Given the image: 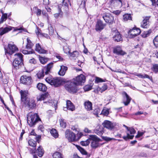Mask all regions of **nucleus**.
Returning <instances> with one entry per match:
<instances>
[{"label":"nucleus","instance_id":"nucleus-34","mask_svg":"<svg viewBox=\"0 0 158 158\" xmlns=\"http://www.w3.org/2000/svg\"><path fill=\"white\" fill-rule=\"evenodd\" d=\"M27 44L26 45V48L27 49H31L32 47L34 44L29 38H27Z\"/></svg>","mask_w":158,"mask_h":158},{"label":"nucleus","instance_id":"nucleus-59","mask_svg":"<svg viewBox=\"0 0 158 158\" xmlns=\"http://www.w3.org/2000/svg\"><path fill=\"white\" fill-rule=\"evenodd\" d=\"M79 150L81 152L83 155H87V152L83 148L80 147Z\"/></svg>","mask_w":158,"mask_h":158},{"label":"nucleus","instance_id":"nucleus-61","mask_svg":"<svg viewBox=\"0 0 158 158\" xmlns=\"http://www.w3.org/2000/svg\"><path fill=\"white\" fill-rule=\"evenodd\" d=\"M35 10H36V13L38 16H40L41 14V10L40 9L35 7Z\"/></svg>","mask_w":158,"mask_h":158},{"label":"nucleus","instance_id":"nucleus-17","mask_svg":"<svg viewBox=\"0 0 158 158\" xmlns=\"http://www.w3.org/2000/svg\"><path fill=\"white\" fill-rule=\"evenodd\" d=\"M102 124L104 127L110 130L112 129L114 126L113 123L108 120H105Z\"/></svg>","mask_w":158,"mask_h":158},{"label":"nucleus","instance_id":"nucleus-23","mask_svg":"<svg viewBox=\"0 0 158 158\" xmlns=\"http://www.w3.org/2000/svg\"><path fill=\"white\" fill-rule=\"evenodd\" d=\"M23 103L27 105L30 108H34L36 106L35 101L33 100H30L29 99Z\"/></svg>","mask_w":158,"mask_h":158},{"label":"nucleus","instance_id":"nucleus-40","mask_svg":"<svg viewBox=\"0 0 158 158\" xmlns=\"http://www.w3.org/2000/svg\"><path fill=\"white\" fill-rule=\"evenodd\" d=\"M105 79H102L99 77H96L94 82L95 83H98L100 82H105Z\"/></svg>","mask_w":158,"mask_h":158},{"label":"nucleus","instance_id":"nucleus-1","mask_svg":"<svg viewBox=\"0 0 158 158\" xmlns=\"http://www.w3.org/2000/svg\"><path fill=\"white\" fill-rule=\"evenodd\" d=\"M15 59L13 65L16 69H18L23 65V55L21 53L15 54L14 55Z\"/></svg>","mask_w":158,"mask_h":158},{"label":"nucleus","instance_id":"nucleus-24","mask_svg":"<svg viewBox=\"0 0 158 158\" xmlns=\"http://www.w3.org/2000/svg\"><path fill=\"white\" fill-rule=\"evenodd\" d=\"M84 104L85 108L87 111H90L92 110V104L89 101L85 102Z\"/></svg>","mask_w":158,"mask_h":158},{"label":"nucleus","instance_id":"nucleus-49","mask_svg":"<svg viewBox=\"0 0 158 158\" xmlns=\"http://www.w3.org/2000/svg\"><path fill=\"white\" fill-rule=\"evenodd\" d=\"M35 33L36 35L38 36H41V34H42V33L41 32V30L38 28L37 27H36V29L35 31Z\"/></svg>","mask_w":158,"mask_h":158},{"label":"nucleus","instance_id":"nucleus-45","mask_svg":"<svg viewBox=\"0 0 158 158\" xmlns=\"http://www.w3.org/2000/svg\"><path fill=\"white\" fill-rule=\"evenodd\" d=\"M153 43L154 45L156 48L158 47V36H156L154 39Z\"/></svg>","mask_w":158,"mask_h":158},{"label":"nucleus","instance_id":"nucleus-12","mask_svg":"<svg viewBox=\"0 0 158 158\" xmlns=\"http://www.w3.org/2000/svg\"><path fill=\"white\" fill-rule=\"evenodd\" d=\"M20 93L21 96V101L23 103L26 102V101L29 99L28 97L29 94L27 90H21Z\"/></svg>","mask_w":158,"mask_h":158},{"label":"nucleus","instance_id":"nucleus-63","mask_svg":"<svg viewBox=\"0 0 158 158\" xmlns=\"http://www.w3.org/2000/svg\"><path fill=\"white\" fill-rule=\"evenodd\" d=\"M102 113L104 115H107L109 114V111L107 110H102Z\"/></svg>","mask_w":158,"mask_h":158},{"label":"nucleus","instance_id":"nucleus-53","mask_svg":"<svg viewBox=\"0 0 158 158\" xmlns=\"http://www.w3.org/2000/svg\"><path fill=\"white\" fill-rule=\"evenodd\" d=\"M94 132L95 133L99 135H102L103 132L102 130H99L97 129L94 130Z\"/></svg>","mask_w":158,"mask_h":158},{"label":"nucleus","instance_id":"nucleus-33","mask_svg":"<svg viewBox=\"0 0 158 158\" xmlns=\"http://www.w3.org/2000/svg\"><path fill=\"white\" fill-rule=\"evenodd\" d=\"M123 20L124 21H126L128 20H131V16L130 14H126L123 15Z\"/></svg>","mask_w":158,"mask_h":158},{"label":"nucleus","instance_id":"nucleus-26","mask_svg":"<svg viewBox=\"0 0 158 158\" xmlns=\"http://www.w3.org/2000/svg\"><path fill=\"white\" fill-rule=\"evenodd\" d=\"M35 50L39 53L44 54L46 53L47 51L42 48L39 44H37L35 45Z\"/></svg>","mask_w":158,"mask_h":158},{"label":"nucleus","instance_id":"nucleus-21","mask_svg":"<svg viewBox=\"0 0 158 158\" xmlns=\"http://www.w3.org/2000/svg\"><path fill=\"white\" fill-rule=\"evenodd\" d=\"M67 107H64V110L66 111L67 110L73 111L75 110V107L73 104L69 100L66 101Z\"/></svg>","mask_w":158,"mask_h":158},{"label":"nucleus","instance_id":"nucleus-27","mask_svg":"<svg viewBox=\"0 0 158 158\" xmlns=\"http://www.w3.org/2000/svg\"><path fill=\"white\" fill-rule=\"evenodd\" d=\"M37 87L39 90L43 92H45L47 89L45 85L42 83H39L37 85Z\"/></svg>","mask_w":158,"mask_h":158},{"label":"nucleus","instance_id":"nucleus-62","mask_svg":"<svg viewBox=\"0 0 158 158\" xmlns=\"http://www.w3.org/2000/svg\"><path fill=\"white\" fill-rule=\"evenodd\" d=\"M48 29L50 35H52L54 33V31L53 28L51 26L49 27Z\"/></svg>","mask_w":158,"mask_h":158},{"label":"nucleus","instance_id":"nucleus-15","mask_svg":"<svg viewBox=\"0 0 158 158\" xmlns=\"http://www.w3.org/2000/svg\"><path fill=\"white\" fill-rule=\"evenodd\" d=\"M30 151L32 154L35 153L36 151H37L38 155L40 157H42L44 154V151L42 147L40 146L38 147L37 151L36 150L35 148L33 149H31Z\"/></svg>","mask_w":158,"mask_h":158},{"label":"nucleus","instance_id":"nucleus-29","mask_svg":"<svg viewBox=\"0 0 158 158\" xmlns=\"http://www.w3.org/2000/svg\"><path fill=\"white\" fill-rule=\"evenodd\" d=\"M44 69H42L39 71L36 75L37 77L39 79L43 78L44 76Z\"/></svg>","mask_w":158,"mask_h":158},{"label":"nucleus","instance_id":"nucleus-47","mask_svg":"<svg viewBox=\"0 0 158 158\" xmlns=\"http://www.w3.org/2000/svg\"><path fill=\"white\" fill-rule=\"evenodd\" d=\"M152 69L155 73L158 72V64H154L153 65Z\"/></svg>","mask_w":158,"mask_h":158},{"label":"nucleus","instance_id":"nucleus-44","mask_svg":"<svg viewBox=\"0 0 158 158\" xmlns=\"http://www.w3.org/2000/svg\"><path fill=\"white\" fill-rule=\"evenodd\" d=\"M111 3L115 5H122V4L121 0H111Z\"/></svg>","mask_w":158,"mask_h":158},{"label":"nucleus","instance_id":"nucleus-14","mask_svg":"<svg viewBox=\"0 0 158 158\" xmlns=\"http://www.w3.org/2000/svg\"><path fill=\"white\" fill-rule=\"evenodd\" d=\"M122 94L123 98V103L125 106H127L130 103L131 98L124 91L122 93Z\"/></svg>","mask_w":158,"mask_h":158},{"label":"nucleus","instance_id":"nucleus-32","mask_svg":"<svg viewBox=\"0 0 158 158\" xmlns=\"http://www.w3.org/2000/svg\"><path fill=\"white\" fill-rule=\"evenodd\" d=\"M50 133L52 136L56 138L58 137V134L55 129H52L50 131Z\"/></svg>","mask_w":158,"mask_h":158},{"label":"nucleus","instance_id":"nucleus-18","mask_svg":"<svg viewBox=\"0 0 158 158\" xmlns=\"http://www.w3.org/2000/svg\"><path fill=\"white\" fill-rule=\"evenodd\" d=\"M150 18V16H146L145 17L141 23V27L144 28H147L148 27Z\"/></svg>","mask_w":158,"mask_h":158},{"label":"nucleus","instance_id":"nucleus-2","mask_svg":"<svg viewBox=\"0 0 158 158\" xmlns=\"http://www.w3.org/2000/svg\"><path fill=\"white\" fill-rule=\"evenodd\" d=\"M27 116V123L30 127L34 126L37 122L41 120L36 114L32 113H29Z\"/></svg>","mask_w":158,"mask_h":158},{"label":"nucleus","instance_id":"nucleus-4","mask_svg":"<svg viewBox=\"0 0 158 158\" xmlns=\"http://www.w3.org/2000/svg\"><path fill=\"white\" fill-rule=\"evenodd\" d=\"M77 85L74 82L68 81L67 82L65 85L66 89L69 92L75 93L77 92V89L76 87Z\"/></svg>","mask_w":158,"mask_h":158},{"label":"nucleus","instance_id":"nucleus-60","mask_svg":"<svg viewBox=\"0 0 158 158\" xmlns=\"http://www.w3.org/2000/svg\"><path fill=\"white\" fill-rule=\"evenodd\" d=\"M22 52L23 54H32L34 52L33 51H28L25 50H23L22 51Z\"/></svg>","mask_w":158,"mask_h":158},{"label":"nucleus","instance_id":"nucleus-11","mask_svg":"<svg viewBox=\"0 0 158 158\" xmlns=\"http://www.w3.org/2000/svg\"><path fill=\"white\" fill-rule=\"evenodd\" d=\"M31 78L30 76L23 75L21 77L20 81L21 83L24 84L29 85L30 84Z\"/></svg>","mask_w":158,"mask_h":158},{"label":"nucleus","instance_id":"nucleus-37","mask_svg":"<svg viewBox=\"0 0 158 158\" xmlns=\"http://www.w3.org/2000/svg\"><path fill=\"white\" fill-rule=\"evenodd\" d=\"M58 8L59 12L54 14V16L56 18H58L60 16H62L63 15V13L61 12V9L59 6H58Z\"/></svg>","mask_w":158,"mask_h":158},{"label":"nucleus","instance_id":"nucleus-20","mask_svg":"<svg viewBox=\"0 0 158 158\" xmlns=\"http://www.w3.org/2000/svg\"><path fill=\"white\" fill-rule=\"evenodd\" d=\"M113 52L117 55L123 56L126 54V53L123 51L120 46H117L113 49Z\"/></svg>","mask_w":158,"mask_h":158},{"label":"nucleus","instance_id":"nucleus-42","mask_svg":"<svg viewBox=\"0 0 158 158\" xmlns=\"http://www.w3.org/2000/svg\"><path fill=\"white\" fill-rule=\"evenodd\" d=\"M70 56L73 58L77 57L79 55V52L77 51H74L72 53H69Z\"/></svg>","mask_w":158,"mask_h":158},{"label":"nucleus","instance_id":"nucleus-7","mask_svg":"<svg viewBox=\"0 0 158 158\" xmlns=\"http://www.w3.org/2000/svg\"><path fill=\"white\" fill-rule=\"evenodd\" d=\"M102 18L106 23L109 24H112L114 22V17L109 13L103 15Z\"/></svg>","mask_w":158,"mask_h":158},{"label":"nucleus","instance_id":"nucleus-6","mask_svg":"<svg viewBox=\"0 0 158 158\" xmlns=\"http://www.w3.org/2000/svg\"><path fill=\"white\" fill-rule=\"evenodd\" d=\"M65 138L68 139L69 141H74L76 140V135L75 134L71 131L69 130H66L65 132Z\"/></svg>","mask_w":158,"mask_h":158},{"label":"nucleus","instance_id":"nucleus-50","mask_svg":"<svg viewBox=\"0 0 158 158\" xmlns=\"http://www.w3.org/2000/svg\"><path fill=\"white\" fill-rule=\"evenodd\" d=\"M89 137L90 139L92 140V141H95L100 140V139L95 135H89Z\"/></svg>","mask_w":158,"mask_h":158},{"label":"nucleus","instance_id":"nucleus-3","mask_svg":"<svg viewBox=\"0 0 158 158\" xmlns=\"http://www.w3.org/2000/svg\"><path fill=\"white\" fill-rule=\"evenodd\" d=\"M45 80L48 83L54 86L55 87H58L65 83V81L61 78H51L47 77Z\"/></svg>","mask_w":158,"mask_h":158},{"label":"nucleus","instance_id":"nucleus-39","mask_svg":"<svg viewBox=\"0 0 158 158\" xmlns=\"http://www.w3.org/2000/svg\"><path fill=\"white\" fill-rule=\"evenodd\" d=\"M87 0H78V4H80L81 7H84L85 6V3Z\"/></svg>","mask_w":158,"mask_h":158},{"label":"nucleus","instance_id":"nucleus-38","mask_svg":"<svg viewBox=\"0 0 158 158\" xmlns=\"http://www.w3.org/2000/svg\"><path fill=\"white\" fill-rule=\"evenodd\" d=\"M7 18V14H3L0 19V24L2 23L4 21H5L6 19Z\"/></svg>","mask_w":158,"mask_h":158},{"label":"nucleus","instance_id":"nucleus-5","mask_svg":"<svg viewBox=\"0 0 158 158\" xmlns=\"http://www.w3.org/2000/svg\"><path fill=\"white\" fill-rule=\"evenodd\" d=\"M4 49L6 55L7 54L11 55L15 52L18 50V48L13 43L8 44L7 48H5Z\"/></svg>","mask_w":158,"mask_h":158},{"label":"nucleus","instance_id":"nucleus-54","mask_svg":"<svg viewBox=\"0 0 158 158\" xmlns=\"http://www.w3.org/2000/svg\"><path fill=\"white\" fill-rule=\"evenodd\" d=\"M84 89L85 91H88L91 89L92 86L89 85H86L84 86Z\"/></svg>","mask_w":158,"mask_h":158},{"label":"nucleus","instance_id":"nucleus-48","mask_svg":"<svg viewBox=\"0 0 158 158\" xmlns=\"http://www.w3.org/2000/svg\"><path fill=\"white\" fill-rule=\"evenodd\" d=\"M70 0H63L62 2L63 6H65V8L66 7H68V4L70 3Z\"/></svg>","mask_w":158,"mask_h":158},{"label":"nucleus","instance_id":"nucleus-36","mask_svg":"<svg viewBox=\"0 0 158 158\" xmlns=\"http://www.w3.org/2000/svg\"><path fill=\"white\" fill-rule=\"evenodd\" d=\"M28 143L31 146L35 148L36 145V142L32 139H30L28 141Z\"/></svg>","mask_w":158,"mask_h":158},{"label":"nucleus","instance_id":"nucleus-51","mask_svg":"<svg viewBox=\"0 0 158 158\" xmlns=\"http://www.w3.org/2000/svg\"><path fill=\"white\" fill-rule=\"evenodd\" d=\"M151 32L152 31L151 30L147 31H144L143 34V37L144 38L147 37L149 35Z\"/></svg>","mask_w":158,"mask_h":158},{"label":"nucleus","instance_id":"nucleus-10","mask_svg":"<svg viewBox=\"0 0 158 158\" xmlns=\"http://www.w3.org/2000/svg\"><path fill=\"white\" fill-rule=\"evenodd\" d=\"M85 81V77L83 74H81L76 78V79L74 80V81L76 85H78L82 84V83H84Z\"/></svg>","mask_w":158,"mask_h":158},{"label":"nucleus","instance_id":"nucleus-22","mask_svg":"<svg viewBox=\"0 0 158 158\" xmlns=\"http://www.w3.org/2000/svg\"><path fill=\"white\" fill-rule=\"evenodd\" d=\"M105 26V25L103 23L102 21L98 20L96 24L95 29L97 31H100L104 28Z\"/></svg>","mask_w":158,"mask_h":158},{"label":"nucleus","instance_id":"nucleus-25","mask_svg":"<svg viewBox=\"0 0 158 158\" xmlns=\"http://www.w3.org/2000/svg\"><path fill=\"white\" fill-rule=\"evenodd\" d=\"M68 67L64 65L60 66V68L58 72V74L60 76H64L68 70Z\"/></svg>","mask_w":158,"mask_h":158},{"label":"nucleus","instance_id":"nucleus-8","mask_svg":"<svg viewBox=\"0 0 158 158\" xmlns=\"http://www.w3.org/2000/svg\"><path fill=\"white\" fill-rule=\"evenodd\" d=\"M51 98L50 96L48 93H45L42 94L37 97V99L38 101H44V103L50 102V100Z\"/></svg>","mask_w":158,"mask_h":158},{"label":"nucleus","instance_id":"nucleus-30","mask_svg":"<svg viewBox=\"0 0 158 158\" xmlns=\"http://www.w3.org/2000/svg\"><path fill=\"white\" fill-rule=\"evenodd\" d=\"M53 158H64L62 154L59 152H54L52 155Z\"/></svg>","mask_w":158,"mask_h":158},{"label":"nucleus","instance_id":"nucleus-9","mask_svg":"<svg viewBox=\"0 0 158 158\" xmlns=\"http://www.w3.org/2000/svg\"><path fill=\"white\" fill-rule=\"evenodd\" d=\"M127 131L130 132L131 135H130L127 132V136H123V138L125 140H127V139H133V137H134V135H133V134H134L136 132V131L135 129L132 127H129Z\"/></svg>","mask_w":158,"mask_h":158},{"label":"nucleus","instance_id":"nucleus-46","mask_svg":"<svg viewBox=\"0 0 158 158\" xmlns=\"http://www.w3.org/2000/svg\"><path fill=\"white\" fill-rule=\"evenodd\" d=\"M63 50L64 52L66 53H69V54L70 53V49L69 47L67 45L65 46L63 48Z\"/></svg>","mask_w":158,"mask_h":158},{"label":"nucleus","instance_id":"nucleus-31","mask_svg":"<svg viewBox=\"0 0 158 158\" xmlns=\"http://www.w3.org/2000/svg\"><path fill=\"white\" fill-rule=\"evenodd\" d=\"M100 140L97 141H92L91 143V146L93 148H95L99 146V142Z\"/></svg>","mask_w":158,"mask_h":158},{"label":"nucleus","instance_id":"nucleus-19","mask_svg":"<svg viewBox=\"0 0 158 158\" xmlns=\"http://www.w3.org/2000/svg\"><path fill=\"white\" fill-rule=\"evenodd\" d=\"M13 28L10 26H7L5 27H2L0 28V36H1L7 33L12 30Z\"/></svg>","mask_w":158,"mask_h":158},{"label":"nucleus","instance_id":"nucleus-52","mask_svg":"<svg viewBox=\"0 0 158 158\" xmlns=\"http://www.w3.org/2000/svg\"><path fill=\"white\" fill-rule=\"evenodd\" d=\"M137 76L141 78H148L150 79V77L148 75L146 74H144L143 75H142L141 74H138L137 75Z\"/></svg>","mask_w":158,"mask_h":158},{"label":"nucleus","instance_id":"nucleus-57","mask_svg":"<svg viewBox=\"0 0 158 158\" xmlns=\"http://www.w3.org/2000/svg\"><path fill=\"white\" fill-rule=\"evenodd\" d=\"M12 27L13 28L12 29H14L13 31H20V30H23V27Z\"/></svg>","mask_w":158,"mask_h":158},{"label":"nucleus","instance_id":"nucleus-56","mask_svg":"<svg viewBox=\"0 0 158 158\" xmlns=\"http://www.w3.org/2000/svg\"><path fill=\"white\" fill-rule=\"evenodd\" d=\"M103 139L104 140L106 141H109L112 140H116V139L114 138H110L107 137H103Z\"/></svg>","mask_w":158,"mask_h":158},{"label":"nucleus","instance_id":"nucleus-28","mask_svg":"<svg viewBox=\"0 0 158 158\" xmlns=\"http://www.w3.org/2000/svg\"><path fill=\"white\" fill-rule=\"evenodd\" d=\"M53 63L51 62L48 64L47 66L46 67H45L44 69L45 70V74H48L50 72L51 69L53 66Z\"/></svg>","mask_w":158,"mask_h":158},{"label":"nucleus","instance_id":"nucleus-58","mask_svg":"<svg viewBox=\"0 0 158 158\" xmlns=\"http://www.w3.org/2000/svg\"><path fill=\"white\" fill-rule=\"evenodd\" d=\"M100 112V109L98 108H97L95 109L93 111L94 114L96 115H97Z\"/></svg>","mask_w":158,"mask_h":158},{"label":"nucleus","instance_id":"nucleus-64","mask_svg":"<svg viewBox=\"0 0 158 158\" xmlns=\"http://www.w3.org/2000/svg\"><path fill=\"white\" fill-rule=\"evenodd\" d=\"M29 62L33 64H35L36 63L37 61L36 60L33 58L29 60Z\"/></svg>","mask_w":158,"mask_h":158},{"label":"nucleus","instance_id":"nucleus-43","mask_svg":"<svg viewBox=\"0 0 158 158\" xmlns=\"http://www.w3.org/2000/svg\"><path fill=\"white\" fill-rule=\"evenodd\" d=\"M90 143V139H88L85 141H82L81 142V144L83 146H87Z\"/></svg>","mask_w":158,"mask_h":158},{"label":"nucleus","instance_id":"nucleus-16","mask_svg":"<svg viewBox=\"0 0 158 158\" xmlns=\"http://www.w3.org/2000/svg\"><path fill=\"white\" fill-rule=\"evenodd\" d=\"M113 39L114 41L117 42L121 41L122 40L120 34L117 30L115 31L113 33Z\"/></svg>","mask_w":158,"mask_h":158},{"label":"nucleus","instance_id":"nucleus-13","mask_svg":"<svg viewBox=\"0 0 158 158\" xmlns=\"http://www.w3.org/2000/svg\"><path fill=\"white\" fill-rule=\"evenodd\" d=\"M141 31L139 28H133L130 30L129 32V34L131 37H134L139 35L141 33Z\"/></svg>","mask_w":158,"mask_h":158},{"label":"nucleus","instance_id":"nucleus-35","mask_svg":"<svg viewBox=\"0 0 158 158\" xmlns=\"http://www.w3.org/2000/svg\"><path fill=\"white\" fill-rule=\"evenodd\" d=\"M39 59L40 63L43 64H45L48 61V59L45 57L40 56Z\"/></svg>","mask_w":158,"mask_h":158},{"label":"nucleus","instance_id":"nucleus-55","mask_svg":"<svg viewBox=\"0 0 158 158\" xmlns=\"http://www.w3.org/2000/svg\"><path fill=\"white\" fill-rule=\"evenodd\" d=\"M107 88V85L106 84H104V85L100 89V90L101 92L105 91L106 90Z\"/></svg>","mask_w":158,"mask_h":158},{"label":"nucleus","instance_id":"nucleus-41","mask_svg":"<svg viewBox=\"0 0 158 158\" xmlns=\"http://www.w3.org/2000/svg\"><path fill=\"white\" fill-rule=\"evenodd\" d=\"M59 121L60 126L63 128H65L66 126V123L65 120L63 119H60Z\"/></svg>","mask_w":158,"mask_h":158}]
</instances>
